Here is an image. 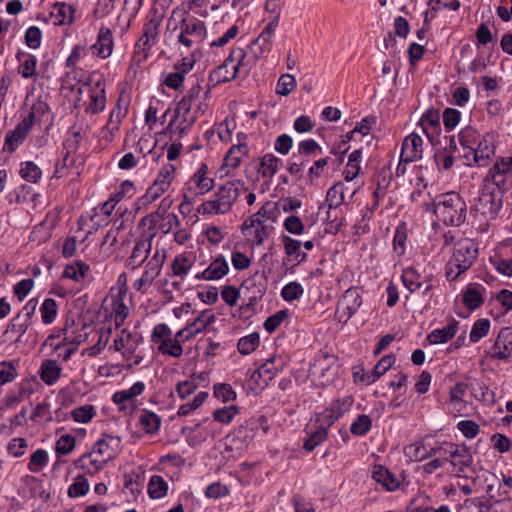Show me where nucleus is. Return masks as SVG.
<instances>
[{
  "instance_id": "nucleus-1",
  "label": "nucleus",
  "mask_w": 512,
  "mask_h": 512,
  "mask_svg": "<svg viewBox=\"0 0 512 512\" xmlns=\"http://www.w3.org/2000/svg\"><path fill=\"white\" fill-rule=\"evenodd\" d=\"M85 76L81 69L66 72V90L69 89L66 97L76 109H83L89 114L100 113L106 106L105 84L100 80L87 82Z\"/></svg>"
},
{
  "instance_id": "nucleus-2",
  "label": "nucleus",
  "mask_w": 512,
  "mask_h": 512,
  "mask_svg": "<svg viewBox=\"0 0 512 512\" xmlns=\"http://www.w3.org/2000/svg\"><path fill=\"white\" fill-rule=\"evenodd\" d=\"M209 108V90L204 91L200 84L193 85L178 102L175 116L169 123V129L177 140L188 133L197 119Z\"/></svg>"
},
{
  "instance_id": "nucleus-3",
  "label": "nucleus",
  "mask_w": 512,
  "mask_h": 512,
  "mask_svg": "<svg viewBox=\"0 0 512 512\" xmlns=\"http://www.w3.org/2000/svg\"><path fill=\"white\" fill-rule=\"evenodd\" d=\"M243 190H245L243 181H228L218 187L211 199L198 206L197 212L201 215L226 214L232 209L233 204Z\"/></svg>"
},
{
  "instance_id": "nucleus-4",
  "label": "nucleus",
  "mask_w": 512,
  "mask_h": 512,
  "mask_svg": "<svg viewBox=\"0 0 512 512\" xmlns=\"http://www.w3.org/2000/svg\"><path fill=\"white\" fill-rule=\"evenodd\" d=\"M436 217L446 225L459 226L466 218V203L454 191L441 194L434 201Z\"/></svg>"
},
{
  "instance_id": "nucleus-5",
  "label": "nucleus",
  "mask_w": 512,
  "mask_h": 512,
  "mask_svg": "<svg viewBox=\"0 0 512 512\" xmlns=\"http://www.w3.org/2000/svg\"><path fill=\"white\" fill-rule=\"evenodd\" d=\"M250 59L242 48L233 49L224 62L210 73V81L219 84L229 82L242 70L245 75L250 71Z\"/></svg>"
},
{
  "instance_id": "nucleus-6",
  "label": "nucleus",
  "mask_w": 512,
  "mask_h": 512,
  "mask_svg": "<svg viewBox=\"0 0 512 512\" xmlns=\"http://www.w3.org/2000/svg\"><path fill=\"white\" fill-rule=\"evenodd\" d=\"M214 185V179L208 176L207 164L201 163L183 190V201L179 205L180 212L184 214V209L189 208L197 196L208 193Z\"/></svg>"
},
{
  "instance_id": "nucleus-7",
  "label": "nucleus",
  "mask_w": 512,
  "mask_h": 512,
  "mask_svg": "<svg viewBox=\"0 0 512 512\" xmlns=\"http://www.w3.org/2000/svg\"><path fill=\"white\" fill-rule=\"evenodd\" d=\"M90 265L83 260L71 259L66 262V294L76 295L91 282Z\"/></svg>"
},
{
  "instance_id": "nucleus-8",
  "label": "nucleus",
  "mask_w": 512,
  "mask_h": 512,
  "mask_svg": "<svg viewBox=\"0 0 512 512\" xmlns=\"http://www.w3.org/2000/svg\"><path fill=\"white\" fill-rule=\"evenodd\" d=\"M143 337L139 332H131L127 329H122L113 341V348L115 351L120 352L125 361L130 362L128 367L139 365L143 357L137 353L139 345L142 343Z\"/></svg>"
},
{
  "instance_id": "nucleus-9",
  "label": "nucleus",
  "mask_w": 512,
  "mask_h": 512,
  "mask_svg": "<svg viewBox=\"0 0 512 512\" xmlns=\"http://www.w3.org/2000/svg\"><path fill=\"white\" fill-rule=\"evenodd\" d=\"M121 448V438L118 436L104 435L94 445L88 455H84L80 461L87 457L96 469H101L108 461L114 459Z\"/></svg>"
},
{
  "instance_id": "nucleus-10",
  "label": "nucleus",
  "mask_w": 512,
  "mask_h": 512,
  "mask_svg": "<svg viewBox=\"0 0 512 512\" xmlns=\"http://www.w3.org/2000/svg\"><path fill=\"white\" fill-rule=\"evenodd\" d=\"M433 454H439L441 457L449 462L457 472H465L472 463V456L470 451L465 446H459L454 443L446 442L441 447L433 448L430 452V456Z\"/></svg>"
},
{
  "instance_id": "nucleus-11",
  "label": "nucleus",
  "mask_w": 512,
  "mask_h": 512,
  "mask_svg": "<svg viewBox=\"0 0 512 512\" xmlns=\"http://www.w3.org/2000/svg\"><path fill=\"white\" fill-rule=\"evenodd\" d=\"M503 192L504 190H498L492 184L483 183L475 204L476 211L488 218H494L502 206Z\"/></svg>"
},
{
  "instance_id": "nucleus-12",
  "label": "nucleus",
  "mask_w": 512,
  "mask_h": 512,
  "mask_svg": "<svg viewBox=\"0 0 512 512\" xmlns=\"http://www.w3.org/2000/svg\"><path fill=\"white\" fill-rule=\"evenodd\" d=\"M165 259V251L156 249L147 262L141 277L133 282V288L142 294L146 293L148 288L152 286L154 280L160 275Z\"/></svg>"
},
{
  "instance_id": "nucleus-13",
  "label": "nucleus",
  "mask_w": 512,
  "mask_h": 512,
  "mask_svg": "<svg viewBox=\"0 0 512 512\" xmlns=\"http://www.w3.org/2000/svg\"><path fill=\"white\" fill-rule=\"evenodd\" d=\"M160 20L157 18L150 19L144 24L141 38L135 44L133 61L137 64L142 63L148 57V52L156 43L159 34Z\"/></svg>"
},
{
  "instance_id": "nucleus-14",
  "label": "nucleus",
  "mask_w": 512,
  "mask_h": 512,
  "mask_svg": "<svg viewBox=\"0 0 512 512\" xmlns=\"http://www.w3.org/2000/svg\"><path fill=\"white\" fill-rule=\"evenodd\" d=\"M37 302L35 300H29L25 305V309L31 307L29 313H19L12 321L8 324L6 330L2 334L3 342H18L22 336L26 333L28 327L31 324V316L34 314Z\"/></svg>"
},
{
  "instance_id": "nucleus-15",
  "label": "nucleus",
  "mask_w": 512,
  "mask_h": 512,
  "mask_svg": "<svg viewBox=\"0 0 512 512\" xmlns=\"http://www.w3.org/2000/svg\"><path fill=\"white\" fill-rule=\"evenodd\" d=\"M512 175V156L499 157L487 172L483 183L492 184L498 190L507 189V179Z\"/></svg>"
},
{
  "instance_id": "nucleus-16",
  "label": "nucleus",
  "mask_w": 512,
  "mask_h": 512,
  "mask_svg": "<svg viewBox=\"0 0 512 512\" xmlns=\"http://www.w3.org/2000/svg\"><path fill=\"white\" fill-rule=\"evenodd\" d=\"M181 32L178 36L179 42L187 48L194 44L201 43L207 34L205 23L199 19H183L180 26Z\"/></svg>"
},
{
  "instance_id": "nucleus-17",
  "label": "nucleus",
  "mask_w": 512,
  "mask_h": 512,
  "mask_svg": "<svg viewBox=\"0 0 512 512\" xmlns=\"http://www.w3.org/2000/svg\"><path fill=\"white\" fill-rule=\"evenodd\" d=\"M274 227L264 223V219L258 220V216L251 215L241 227L244 236L255 245H262L271 235Z\"/></svg>"
},
{
  "instance_id": "nucleus-18",
  "label": "nucleus",
  "mask_w": 512,
  "mask_h": 512,
  "mask_svg": "<svg viewBox=\"0 0 512 512\" xmlns=\"http://www.w3.org/2000/svg\"><path fill=\"white\" fill-rule=\"evenodd\" d=\"M353 404V399L350 396L343 399H336L331 402L329 407L324 411L317 414L316 422L324 425V427H331L340 417L347 412Z\"/></svg>"
},
{
  "instance_id": "nucleus-19",
  "label": "nucleus",
  "mask_w": 512,
  "mask_h": 512,
  "mask_svg": "<svg viewBox=\"0 0 512 512\" xmlns=\"http://www.w3.org/2000/svg\"><path fill=\"white\" fill-rule=\"evenodd\" d=\"M495 135L493 133H486L478 143L476 148H471L470 152L465 155L469 160L472 156L474 164L479 167H486L491 157L495 154Z\"/></svg>"
},
{
  "instance_id": "nucleus-20",
  "label": "nucleus",
  "mask_w": 512,
  "mask_h": 512,
  "mask_svg": "<svg viewBox=\"0 0 512 512\" xmlns=\"http://www.w3.org/2000/svg\"><path fill=\"white\" fill-rule=\"evenodd\" d=\"M477 253L478 249L473 242L469 240L459 242L451 257V265L458 266L460 271H466L475 261Z\"/></svg>"
},
{
  "instance_id": "nucleus-21",
  "label": "nucleus",
  "mask_w": 512,
  "mask_h": 512,
  "mask_svg": "<svg viewBox=\"0 0 512 512\" xmlns=\"http://www.w3.org/2000/svg\"><path fill=\"white\" fill-rule=\"evenodd\" d=\"M279 23V14H276L275 17L266 25L263 31L260 33L257 39H255L251 45L250 50L254 54L253 62L256 61L258 57L270 51L272 40L274 37V33L278 27Z\"/></svg>"
},
{
  "instance_id": "nucleus-22",
  "label": "nucleus",
  "mask_w": 512,
  "mask_h": 512,
  "mask_svg": "<svg viewBox=\"0 0 512 512\" xmlns=\"http://www.w3.org/2000/svg\"><path fill=\"white\" fill-rule=\"evenodd\" d=\"M362 305V297L357 289H348L339 301L336 315L340 321L350 319Z\"/></svg>"
},
{
  "instance_id": "nucleus-23",
  "label": "nucleus",
  "mask_w": 512,
  "mask_h": 512,
  "mask_svg": "<svg viewBox=\"0 0 512 512\" xmlns=\"http://www.w3.org/2000/svg\"><path fill=\"white\" fill-rule=\"evenodd\" d=\"M153 235L142 237L135 243L131 255L126 260V267L135 270L148 258L152 248Z\"/></svg>"
},
{
  "instance_id": "nucleus-24",
  "label": "nucleus",
  "mask_w": 512,
  "mask_h": 512,
  "mask_svg": "<svg viewBox=\"0 0 512 512\" xmlns=\"http://www.w3.org/2000/svg\"><path fill=\"white\" fill-rule=\"evenodd\" d=\"M401 160L404 162H415L422 158L423 140L416 134L411 133L402 142Z\"/></svg>"
},
{
  "instance_id": "nucleus-25",
  "label": "nucleus",
  "mask_w": 512,
  "mask_h": 512,
  "mask_svg": "<svg viewBox=\"0 0 512 512\" xmlns=\"http://www.w3.org/2000/svg\"><path fill=\"white\" fill-rule=\"evenodd\" d=\"M229 272V265L226 259L219 255L207 268L195 274L196 280L216 281L222 279Z\"/></svg>"
},
{
  "instance_id": "nucleus-26",
  "label": "nucleus",
  "mask_w": 512,
  "mask_h": 512,
  "mask_svg": "<svg viewBox=\"0 0 512 512\" xmlns=\"http://www.w3.org/2000/svg\"><path fill=\"white\" fill-rule=\"evenodd\" d=\"M512 354V327H503L492 347L491 357L505 360Z\"/></svg>"
},
{
  "instance_id": "nucleus-27",
  "label": "nucleus",
  "mask_w": 512,
  "mask_h": 512,
  "mask_svg": "<svg viewBox=\"0 0 512 512\" xmlns=\"http://www.w3.org/2000/svg\"><path fill=\"white\" fill-rule=\"evenodd\" d=\"M401 278L404 286L412 293L423 288L422 293L425 295L432 289L431 281L424 279L413 267L405 268Z\"/></svg>"
},
{
  "instance_id": "nucleus-28",
  "label": "nucleus",
  "mask_w": 512,
  "mask_h": 512,
  "mask_svg": "<svg viewBox=\"0 0 512 512\" xmlns=\"http://www.w3.org/2000/svg\"><path fill=\"white\" fill-rule=\"evenodd\" d=\"M259 428V423L255 419L245 421L233 432V442L240 441L239 445H236V451H243L248 444L253 440L256 435V431Z\"/></svg>"
},
{
  "instance_id": "nucleus-29",
  "label": "nucleus",
  "mask_w": 512,
  "mask_h": 512,
  "mask_svg": "<svg viewBox=\"0 0 512 512\" xmlns=\"http://www.w3.org/2000/svg\"><path fill=\"white\" fill-rule=\"evenodd\" d=\"M281 242L288 261L292 262L293 266L306 261L307 254L301 251L302 242L300 240L294 239L288 235H282Z\"/></svg>"
},
{
  "instance_id": "nucleus-30",
  "label": "nucleus",
  "mask_w": 512,
  "mask_h": 512,
  "mask_svg": "<svg viewBox=\"0 0 512 512\" xmlns=\"http://www.w3.org/2000/svg\"><path fill=\"white\" fill-rule=\"evenodd\" d=\"M93 53L103 59L109 57L113 50L112 32L108 27H101L97 41L92 45Z\"/></svg>"
},
{
  "instance_id": "nucleus-31",
  "label": "nucleus",
  "mask_w": 512,
  "mask_h": 512,
  "mask_svg": "<svg viewBox=\"0 0 512 512\" xmlns=\"http://www.w3.org/2000/svg\"><path fill=\"white\" fill-rule=\"evenodd\" d=\"M196 261V254L192 251L183 252L175 256L171 263L174 276L184 278Z\"/></svg>"
},
{
  "instance_id": "nucleus-32",
  "label": "nucleus",
  "mask_w": 512,
  "mask_h": 512,
  "mask_svg": "<svg viewBox=\"0 0 512 512\" xmlns=\"http://www.w3.org/2000/svg\"><path fill=\"white\" fill-rule=\"evenodd\" d=\"M64 329H59L54 333L50 334L47 339L43 342L41 350L48 357L62 356L64 350Z\"/></svg>"
},
{
  "instance_id": "nucleus-33",
  "label": "nucleus",
  "mask_w": 512,
  "mask_h": 512,
  "mask_svg": "<svg viewBox=\"0 0 512 512\" xmlns=\"http://www.w3.org/2000/svg\"><path fill=\"white\" fill-rule=\"evenodd\" d=\"M124 294L120 291L117 295H111L110 304L107 310L110 311L111 317H113L115 325L120 327L123 325L125 319L129 314L128 307L124 304Z\"/></svg>"
},
{
  "instance_id": "nucleus-34",
  "label": "nucleus",
  "mask_w": 512,
  "mask_h": 512,
  "mask_svg": "<svg viewBox=\"0 0 512 512\" xmlns=\"http://www.w3.org/2000/svg\"><path fill=\"white\" fill-rule=\"evenodd\" d=\"M62 374V366L56 359H46L41 363L39 375L44 383L53 385Z\"/></svg>"
},
{
  "instance_id": "nucleus-35",
  "label": "nucleus",
  "mask_w": 512,
  "mask_h": 512,
  "mask_svg": "<svg viewBox=\"0 0 512 512\" xmlns=\"http://www.w3.org/2000/svg\"><path fill=\"white\" fill-rule=\"evenodd\" d=\"M281 164L282 160L280 158L273 153H266L260 158L258 173L262 178L271 180L278 172Z\"/></svg>"
},
{
  "instance_id": "nucleus-36",
  "label": "nucleus",
  "mask_w": 512,
  "mask_h": 512,
  "mask_svg": "<svg viewBox=\"0 0 512 512\" xmlns=\"http://www.w3.org/2000/svg\"><path fill=\"white\" fill-rule=\"evenodd\" d=\"M485 288L479 284H469L463 293V303L469 310L477 309L483 302Z\"/></svg>"
},
{
  "instance_id": "nucleus-37",
  "label": "nucleus",
  "mask_w": 512,
  "mask_h": 512,
  "mask_svg": "<svg viewBox=\"0 0 512 512\" xmlns=\"http://www.w3.org/2000/svg\"><path fill=\"white\" fill-rule=\"evenodd\" d=\"M249 149L246 143L239 142L236 145H233L227 152L224 157V167L229 169H236L242 159L248 154Z\"/></svg>"
},
{
  "instance_id": "nucleus-38",
  "label": "nucleus",
  "mask_w": 512,
  "mask_h": 512,
  "mask_svg": "<svg viewBox=\"0 0 512 512\" xmlns=\"http://www.w3.org/2000/svg\"><path fill=\"white\" fill-rule=\"evenodd\" d=\"M372 478L388 491H394L400 485V482L395 475L382 466H374L372 470Z\"/></svg>"
},
{
  "instance_id": "nucleus-39",
  "label": "nucleus",
  "mask_w": 512,
  "mask_h": 512,
  "mask_svg": "<svg viewBox=\"0 0 512 512\" xmlns=\"http://www.w3.org/2000/svg\"><path fill=\"white\" fill-rule=\"evenodd\" d=\"M114 209H115V206L113 205V203H111L109 200L105 201L100 206L94 208L93 215H91L89 217L81 216L78 219L79 230H85V226H87L85 233H86V235L90 234L91 228H93V226L88 225L87 222L88 221L93 222L94 217H97L99 215H104L106 217H109L113 213Z\"/></svg>"
},
{
  "instance_id": "nucleus-40",
  "label": "nucleus",
  "mask_w": 512,
  "mask_h": 512,
  "mask_svg": "<svg viewBox=\"0 0 512 512\" xmlns=\"http://www.w3.org/2000/svg\"><path fill=\"white\" fill-rule=\"evenodd\" d=\"M395 363V356L390 354L382 357L380 361L375 365L370 373H367L362 377V380L367 384H372L377 381L385 372L393 366Z\"/></svg>"
},
{
  "instance_id": "nucleus-41",
  "label": "nucleus",
  "mask_w": 512,
  "mask_h": 512,
  "mask_svg": "<svg viewBox=\"0 0 512 512\" xmlns=\"http://www.w3.org/2000/svg\"><path fill=\"white\" fill-rule=\"evenodd\" d=\"M458 322L456 320H452L445 327L441 329H436L432 331L428 336L427 340L431 344H441L446 343L450 339H452L457 331Z\"/></svg>"
},
{
  "instance_id": "nucleus-42",
  "label": "nucleus",
  "mask_w": 512,
  "mask_h": 512,
  "mask_svg": "<svg viewBox=\"0 0 512 512\" xmlns=\"http://www.w3.org/2000/svg\"><path fill=\"white\" fill-rule=\"evenodd\" d=\"M87 128H88V125L85 123L84 120H81L79 123L73 125L69 129L68 133H69L70 137L67 139L69 145H68V147H66V149H67L66 155L69 154L70 152H74L78 149L79 143L86 135Z\"/></svg>"
},
{
  "instance_id": "nucleus-43",
  "label": "nucleus",
  "mask_w": 512,
  "mask_h": 512,
  "mask_svg": "<svg viewBox=\"0 0 512 512\" xmlns=\"http://www.w3.org/2000/svg\"><path fill=\"white\" fill-rule=\"evenodd\" d=\"M419 125L426 136L431 139L432 133H436L440 126V116L438 111L429 110L420 119Z\"/></svg>"
},
{
  "instance_id": "nucleus-44",
  "label": "nucleus",
  "mask_w": 512,
  "mask_h": 512,
  "mask_svg": "<svg viewBox=\"0 0 512 512\" xmlns=\"http://www.w3.org/2000/svg\"><path fill=\"white\" fill-rule=\"evenodd\" d=\"M20 64L18 71L23 78H31L36 75L37 58L31 54L19 53L17 55Z\"/></svg>"
},
{
  "instance_id": "nucleus-45",
  "label": "nucleus",
  "mask_w": 512,
  "mask_h": 512,
  "mask_svg": "<svg viewBox=\"0 0 512 512\" xmlns=\"http://www.w3.org/2000/svg\"><path fill=\"white\" fill-rule=\"evenodd\" d=\"M168 484L162 476L153 475L148 483V494L152 499H160L166 496Z\"/></svg>"
},
{
  "instance_id": "nucleus-46",
  "label": "nucleus",
  "mask_w": 512,
  "mask_h": 512,
  "mask_svg": "<svg viewBox=\"0 0 512 512\" xmlns=\"http://www.w3.org/2000/svg\"><path fill=\"white\" fill-rule=\"evenodd\" d=\"M47 108L45 103H38L32 107L30 113L16 126L20 128L23 133L28 134L31 127L36 121H40V113L44 112Z\"/></svg>"
},
{
  "instance_id": "nucleus-47",
  "label": "nucleus",
  "mask_w": 512,
  "mask_h": 512,
  "mask_svg": "<svg viewBox=\"0 0 512 512\" xmlns=\"http://www.w3.org/2000/svg\"><path fill=\"white\" fill-rule=\"evenodd\" d=\"M47 108L45 103H38L32 107L30 113L16 126L20 128L23 133L28 134L31 127L36 121H40V113L44 112Z\"/></svg>"
},
{
  "instance_id": "nucleus-48",
  "label": "nucleus",
  "mask_w": 512,
  "mask_h": 512,
  "mask_svg": "<svg viewBox=\"0 0 512 512\" xmlns=\"http://www.w3.org/2000/svg\"><path fill=\"white\" fill-rule=\"evenodd\" d=\"M47 108L45 103H38L32 107L30 113L16 126L20 128L23 133L28 134L31 127L36 121H40V113L44 112Z\"/></svg>"
},
{
  "instance_id": "nucleus-49",
  "label": "nucleus",
  "mask_w": 512,
  "mask_h": 512,
  "mask_svg": "<svg viewBox=\"0 0 512 512\" xmlns=\"http://www.w3.org/2000/svg\"><path fill=\"white\" fill-rule=\"evenodd\" d=\"M112 401L118 406L119 411L125 414H132L136 408V400L123 390L114 393Z\"/></svg>"
},
{
  "instance_id": "nucleus-50",
  "label": "nucleus",
  "mask_w": 512,
  "mask_h": 512,
  "mask_svg": "<svg viewBox=\"0 0 512 512\" xmlns=\"http://www.w3.org/2000/svg\"><path fill=\"white\" fill-rule=\"evenodd\" d=\"M140 424L148 434L158 432L161 425V418L154 412L144 410L140 416Z\"/></svg>"
},
{
  "instance_id": "nucleus-51",
  "label": "nucleus",
  "mask_w": 512,
  "mask_h": 512,
  "mask_svg": "<svg viewBox=\"0 0 512 512\" xmlns=\"http://www.w3.org/2000/svg\"><path fill=\"white\" fill-rule=\"evenodd\" d=\"M260 344V336L257 332H253L239 339L237 348L243 355H248L256 350Z\"/></svg>"
},
{
  "instance_id": "nucleus-52",
  "label": "nucleus",
  "mask_w": 512,
  "mask_h": 512,
  "mask_svg": "<svg viewBox=\"0 0 512 512\" xmlns=\"http://www.w3.org/2000/svg\"><path fill=\"white\" fill-rule=\"evenodd\" d=\"M215 315L211 310L203 311L192 323L187 325L194 336L202 332L208 325L213 323Z\"/></svg>"
},
{
  "instance_id": "nucleus-53",
  "label": "nucleus",
  "mask_w": 512,
  "mask_h": 512,
  "mask_svg": "<svg viewBox=\"0 0 512 512\" xmlns=\"http://www.w3.org/2000/svg\"><path fill=\"white\" fill-rule=\"evenodd\" d=\"M329 428L330 427H324V425L318 423L317 429L304 442V448L307 451L314 450L318 445L326 440Z\"/></svg>"
},
{
  "instance_id": "nucleus-54",
  "label": "nucleus",
  "mask_w": 512,
  "mask_h": 512,
  "mask_svg": "<svg viewBox=\"0 0 512 512\" xmlns=\"http://www.w3.org/2000/svg\"><path fill=\"white\" fill-rule=\"evenodd\" d=\"M18 363V361L0 362V386L13 381L17 377Z\"/></svg>"
},
{
  "instance_id": "nucleus-55",
  "label": "nucleus",
  "mask_w": 512,
  "mask_h": 512,
  "mask_svg": "<svg viewBox=\"0 0 512 512\" xmlns=\"http://www.w3.org/2000/svg\"><path fill=\"white\" fill-rule=\"evenodd\" d=\"M48 463V453L44 449H37L30 457L28 470L32 473H39Z\"/></svg>"
},
{
  "instance_id": "nucleus-56",
  "label": "nucleus",
  "mask_w": 512,
  "mask_h": 512,
  "mask_svg": "<svg viewBox=\"0 0 512 512\" xmlns=\"http://www.w3.org/2000/svg\"><path fill=\"white\" fill-rule=\"evenodd\" d=\"M344 202L343 183L337 182L329 188L326 195V203L329 209L337 208Z\"/></svg>"
},
{
  "instance_id": "nucleus-57",
  "label": "nucleus",
  "mask_w": 512,
  "mask_h": 512,
  "mask_svg": "<svg viewBox=\"0 0 512 512\" xmlns=\"http://www.w3.org/2000/svg\"><path fill=\"white\" fill-rule=\"evenodd\" d=\"M490 329V321L482 318L478 319L472 326L470 331L469 340L472 343L478 342L480 339L485 337Z\"/></svg>"
},
{
  "instance_id": "nucleus-58",
  "label": "nucleus",
  "mask_w": 512,
  "mask_h": 512,
  "mask_svg": "<svg viewBox=\"0 0 512 512\" xmlns=\"http://www.w3.org/2000/svg\"><path fill=\"white\" fill-rule=\"evenodd\" d=\"M53 414H55L56 419H59L61 417V407H56L55 405H53L50 399L48 398L42 404H39L37 406L34 416L52 419Z\"/></svg>"
},
{
  "instance_id": "nucleus-59",
  "label": "nucleus",
  "mask_w": 512,
  "mask_h": 512,
  "mask_svg": "<svg viewBox=\"0 0 512 512\" xmlns=\"http://www.w3.org/2000/svg\"><path fill=\"white\" fill-rule=\"evenodd\" d=\"M32 193V188L28 185H20L18 187H16L15 189H13L12 191H10L6 198L8 200L9 203L11 204H20V203H24L28 200L29 196L31 195Z\"/></svg>"
},
{
  "instance_id": "nucleus-60",
  "label": "nucleus",
  "mask_w": 512,
  "mask_h": 512,
  "mask_svg": "<svg viewBox=\"0 0 512 512\" xmlns=\"http://www.w3.org/2000/svg\"><path fill=\"white\" fill-rule=\"evenodd\" d=\"M371 427H372L371 418L366 414H361L351 424L350 431L353 435L364 436L369 432Z\"/></svg>"
},
{
  "instance_id": "nucleus-61",
  "label": "nucleus",
  "mask_w": 512,
  "mask_h": 512,
  "mask_svg": "<svg viewBox=\"0 0 512 512\" xmlns=\"http://www.w3.org/2000/svg\"><path fill=\"white\" fill-rule=\"evenodd\" d=\"M58 306L54 299H45L40 307L41 318L43 323L51 324L57 315Z\"/></svg>"
},
{
  "instance_id": "nucleus-62",
  "label": "nucleus",
  "mask_w": 512,
  "mask_h": 512,
  "mask_svg": "<svg viewBox=\"0 0 512 512\" xmlns=\"http://www.w3.org/2000/svg\"><path fill=\"white\" fill-rule=\"evenodd\" d=\"M295 77L291 74H283L278 79L276 85V94L281 96L289 95L296 88Z\"/></svg>"
},
{
  "instance_id": "nucleus-63",
  "label": "nucleus",
  "mask_w": 512,
  "mask_h": 512,
  "mask_svg": "<svg viewBox=\"0 0 512 512\" xmlns=\"http://www.w3.org/2000/svg\"><path fill=\"white\" fill-rule=\"evenodd\" d=\"M158 352L162 355L172 356L174 358H179L183 354V347L180 345L177 340H174L172 336L162 343V345L158 346Z\"/></svg>"
},
{
  "instance_id": "nucleus-64",
  "label": "nucleus",
  "mask_w": 512,
  "mask_h": 512,
  "mask_svg": "<svg viewBox=\"0 0 512 512\" xmlns=\"http://www.w3.org/2000/svg\"><path fill=\"white\" fill-rule=\"evenodd\" d=\"M20 175L30 183H36L41 177V170L33 162H24L21 164Z\"/></svg>"
}]
</instances>
